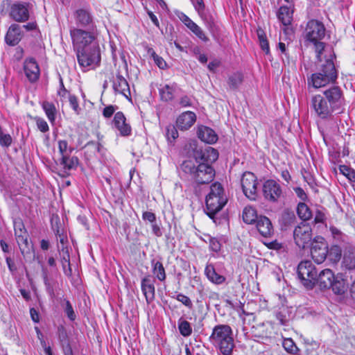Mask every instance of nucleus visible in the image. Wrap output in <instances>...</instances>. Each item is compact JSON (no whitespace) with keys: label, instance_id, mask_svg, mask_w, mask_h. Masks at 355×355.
Segmentation results:
<instances>
[{"label":"nucleus","instance_id":"f257e3e1","mask_svg":"<svg viewBox=\"0 0 355 355\" xmlns=\"http://www.w3.org/2000/svg\"><path fill=\"white\" fill-rule=\"evenodd\" d=\"M182 171L198 184L211 182L215 177V170L211 165L200 162L195 155L194 159H188L181 164Z\"/></svg>","mask_w":355,"mask_h":355},{"label":"nucleus","instance_id":"f03ea898","mask_svg":"<svg viewBox=\"0 0 355 355\" xmlns=\"http://www.w3.org/2000/svg\"><path fill=\"white\" fill-rule=\"evenodd\" d=\"M211 343L218 348L222 355H232L234 347L233 331L227 324H218L209 337Z\"/></svg>","mask_w":355,"mask_h":355},{"label":"nucleus","instance_id":"7ed1b4c3","mask_svg":"<svg viewBox=\"0 0 355 355\" xmlns=\"http://www.w3.org/2000/svg\"><path fill=\"white\" fill-rule=\"evenodd\" d=\"M337 78V71L333 61V55L329 52V58L320 65L319 71L312 74L309 84H312L315 88H320L334 83Z\"/></svg>","mask_w":355,"mask_h":355},{"label":"nucleus","instance_id":"20e7f679","mask_svg":"<svg viewBox=\"0 0 355 355\" xmlns=\"http://www.w3.org/2000/svg\"><path fill=\"white\" fill-rule=\"evenodd\" d=\"M227 202L222 185L218 182L212 184L210 192L206 197L207 214L214 219L215 215L223 209Z\"/></svg>","mask_w":355,"mask_h":355},{"label":"nucleus","instance_id":"39448f33","mask_svg":"<svg viewBox=\"0 0 355 355\" xmlns=\"http://www.w3.org/2000/svg\"><path fill=\"white\" fill-rule=\"evenodd\" d=\"M78 62L83 69H94L101 62L99 46H92L87 49L76 51Z\"/></svg>","mask_w":355,"mask_h":355},{"label":"nucleus","instance_id":"423d86ee","mask_svg":"<svg viewBox=\"0 0 355 355\" xmlns=\"http://www.w3.org/2000/svg\"><path fill=\"white\" fill-rule=\"evenodd\" d=\"M70 35L73 45L76 51L87 49L92 46H98L96 35L94 33L73 28L70 30Z\"/></svg>","mask_w":355,"mask_h":355},{"label":"nucleus","instance_id":"0eeeda50","mask_svg":"<svg viewBox=\"0 0 355 355\" xmlns=\"http://www.w3.org/2000/svg\"><path fill=\"white\" fill-rule=\"evenodd\" d=\"M297 275L306 287L312 288L315 284L317 270L311 261L300 262L297 267Z\"/></svg>","mask_w":355,"mask_h":355},{"label":"nucleus","instance_id":"6e6552de","mask_svg":"<svg viewBox=\"0 0 355 355\" xmlns=\"http://www.w3.org/2000/svg\"><path fill=\"white\" fill-rule=\"evenodd\" d=\"M293 239L295 244L300 248L309 246L312 240V229L311 226L304 222L299 224L293 230Z\"/></svg>","mask_w":355,"mask_h":355},{"label":"nucleus","instance_id":"1a4fd4ad","mask_svg":"<svg viewBox=\"0 0 355 355\" xmlns=\"http://www.w3.org/2000/svg\"><path fill=\"white\" fill-rule=\"evenodd\" d=\"M262 193L265 200L270 202H277L284 198L282 187L274 180L263 183Z\"/></svg>","mask_w":355,"mask_h":355},{"label":"nucleus","instance_id":"9d476101","mask_svg":"<svg viewBox=\"0 0 355 355\" xmlns=\"http://www.w3.org/2000/svg\"><path fill=\"white\" fill-rule=\"evenodd\" d=\"M241 187L245 196L251 200H255L257 197V179L254 173L245 172L241 178Z\"/></svg>","mask_w":355,"mask_h":355},{"label":"nucleus","instance_id":"9b49d317","mask_svg":"<svg viewBox=\"0 0 355 355\" xmlns=\"http://www.w3.org/2000/svg\"><path fill=\"white\" fill-rule=\"evenodd\" d=\"M328 245L324 238L316 236L311 243V254L317 263H322L328 254Z\"/></svg>","mask_w":355,"mask_h":355},{"label":"nucleus","instance_id":"f8f14e48","mask_svg":"<svg viewBox=\"0 0 355 355\" xmlns=\"http://www.w3.org/2000/svg\"><path fill=\"white\" fill-rule=\"evenodd\" d=\"M325 35V28L323 24L318 20L308 21L305 29V37L310 42L321 40Z\"/></svg>","mask_w":355,"mask_h":355},{"label":"nucleus","instance_id":"ddd939ff","mask_svg":"<svg viewBox=\"0 0 355 355\" xmlns=\"http://www.w3.org/2000/svg\"><path fill=\"white\" fill-rule=\"evenodd\" d=\"M311 106L317 115L321 119H327L335 111L331 105L322 98L321 94L313 96Z\"/></svg>","mask_w":355,"mask_h":355},{"label":"nucleus","instance_id":"4468645a","mask_svg":"<svg viewBox=\"0 0 355 355\" xmlns=\"http://www.w3.org/2000/svg\"><path fill=\"white\" fill-rule=\"evenodd\" d=\"M322 98L336 110L338 109L342 103V92L337 86H334L324 90L321 94Z\"/></svg>","mask_w":355,"mask_h":355},{"label":"nucleus","instance_id":"2eb2a0df","mask_svg":"<svg viewBox=\"0 0 355 355\" xmlns=\"http://www.w3.org/2000/svg\"><path fill=\"white\" fill-rule=\"evenodd\" d=\"M26 3H16L10 8V15L16 21L23 22L28 19L29 12Z\"/></svg>","mask_w":355,"mask_h":355},{"label":"nucleus","instance_id":"dca6fc26","mask_svg":"<svg viewBox=\"0 0 355 355\" xmlns=\"http://www.w3.org/2000/svg\"><path fill=\"white\" fill-rule=\"evenodd\" d=\"M141 287L146 302L149 304L155 299V288L154 281L149 275H147L141 279Z\"/></svg>","mask_w":355,"mask_h":355},{"label":"nucleus","instance_id":"f3484780","mask_svg":"<svg viewBox=\"0 0 355 355\" xmlns=\"http://www.w3.org/2000/svg\"><path fill=\"white\" fill-rule=\"evenodd\" d=\"M24 70L26 76L31 82H35L39 78L40 69L34 58H28L25 60Z\"/></svg>","mask_w":355,"mask_h":355},{"label":"nucleus","instance_id":"a211bd4d","mask_svg":"<svg viewBox=\"0 0 355 355\" xmlns=\"http://www.w3.org/2000/svg\"><path fill=\"white\" fill-rule=\"evenodd\" d=\"M196 115L194 112L187 111L181 114L176 120L177 127L181 130L189 129L196 122Z\"/></svg>","mask_w":355,"mask_h":355},{"label":"nucleus","instance_id":"6ab92c4d","mask_svg":"<svg viewBox=\"0 0 355 355\" xmlns=\"http://www.w3.org/2000/svg\"><path fill=\"white\" fill-rule=\"evenodd\" d=\"M113 124L121 136H128L131 133V127L126 123V119L121 112L115 114Z\"/></svg>","mask_w":355,"mask_h":355},{"label":"nucleus","instance_id":"aec40b11","mask_svg":"<svg viewBox=\"0 0 355 355\" xmlns=\"http://www.w3.org/2000/svg\"><path fill=\"white\" fill-rule=\"evenodd\" d=\"M255 223L258 232L263 237H270L273 234V227L268 217L259 216Z\"/></svg>","mask_w":355,"mask_h":355},{"label":"nucleus","instance_id":"412c9836","mask_svg":"<svg viewBox=\"0 0 355 355\" xmlns=\"http://www.w3.org/2000/svg\"><path fill=\"white\" fill-rule=\"evenodd\" d=\"M22 37L21 27L16 24H12L6 33V42L10 46L17 45Z\"/></svg>","mask_w":355,"mask_h":355},{"label":"nucleus","instance_id":"4be33fe9","mask_svg":"<svg viewBox=\"0 0 355 355\" xmlns=\"http://www.w3.org/2000/svg\"><path fill=\"white\" fill-rule=\"evenodd\" d=\"M112 87L116 93L122 94L127 98L130 95V90L127 80L119 73L116 74L114 78Z\"/></svg>","mask_w":355,"mask_h":355},{"label":"nucleus","instance_id":"5701e85b","mask_svg":"<svg viewBox=\"0 0 355 355\" xmlns=\"http://www.w3.org/2000/svg\"><path fill=\"white\" fill-rule=\"evenodd\" d=\"M335 275L330 269H324L317 275L315 284H317L321 289L330 288L332 285V281Z\"/></svg>","mask_w":355,"mask_h":355},{"label":"nucleus","instance_id":"b1692460","mask_svg":"<svg viewBox=\"0 0 355 355\" xmlns=\"http://www.w3.org/2000/svg\"><path fill=\"white\" fill-rule=\"evenodd\" d=\"M330 288L334 294L342 295L347 291L348 282L343 274H338L335 275Z\"/></svg>","mask_w":355,"mask_h":355},{"label":"nucleus","instance_id":"393cba45","mask_svg":"<svg viewBox=\"0 0 355 355\" xmlns=\"http://www.w3.org/2000/svg\"><path fill=\"white\" fill-rule=\"evenodd\" d=\"M315 47V52L316 53V58L319 62L324 63L325 60L329 58V52L333 55V59L335 58L332 50L331 49H326L325 44L320 40L311 42Z\"/></svg>","mask_w":355,"mask_h":355},{"label":"nucleus","instance_id":"a878e982","mask_svg":"<svg viewBox=\"0 0 355 355\" xmlns=\"http://www.w3.org/2000/svg\"><path fill=\"white\" fill-rule=\"evenodd\" d=\"M198 138L207 144H214L216 142L218 139L217 135L210 128L207 126H201L198 130Z\"/></svg>","mask_w":355,"mask_h":355},{"label":"nucleus","instance_id":"bb28decb","mask_svg":"<svg viewBox=\"0 0 355 355\" xmlns=\"http://www.w3.org/2000/svg\"><path fill=\"white\" fill-rule=\"evenodd\" d=\"M205 273L207 279L213 284L219 285L225 281V277L218 274L212 264H209L206 266Z\"/></svg>","mask_w":355,"mask_h":355},{"label":"nucleus","instance_id":"cd10ccee","mask_svg":"<svg viewBox=\"0 0 355 355\" xmlns=\"http://www.w3.org/2000/svg\"><path fill=\"white\" fill-rule=\"evenodd\" d=\"M342 263L347 270L355 268V248H349L345 250Z\"/></svg>","mask_w":355,"mask_h":355},{"label":"nucleus","instance_id":"c85d7f7f","mask_svg":"<svg viewBox=\"0 0 355 355\" xmlns=\"http://www.w3.org/2000/svg\"><path fill=\"white\" fill-rule=\"evenodd\" d=\"M200 162L210 164L217 160L218 151L212 147H207L204 151H200Z\"/></svg>","mask_w":355,"mask_h":355},{"label":"nucleus","instance_id":"c756f323","mask_svg":"<svg viewBox=\"0 0 355 355\" xmlns=\"http://www.w3.org/2000/svg\"><path fill=\"white\" fill-rule=\"evenodd\" d=\"M279 21L284 25L291 24L293 19V10L288 6H281L277 13Z\"/></svg>","mask_w":355,"mask_h":355},{"label":"nucleus","instance_id":"7c9ffc66","mask_svg":"<svg viewBox=\"0 0 355 355\" xmlns=\"http://www.w3.org/2000/svg\"><path fill=\"white\" fill-rule=\"evenodd\" d=\"M78 158L76 156L66 155L60 159V164L64 171L76 169L78 165Z\"/></svg>","mask_w":355,"mask_h":355},{"label":"nucleus","instance_id":"2f4dec72","mask_svg":"<svg viewBox=\"0 0 355 355\" xmlns=\"http://www.w3.org/2000/svg\"><path fill=\"white\" fill-rule=\"evenodd\" d=\"M152 271L155 277L160 282L166 279V275L164 267L162 262L155 260L152 261Z\"/></svg>","mask_w":355,"mask_h":355},{"label":"nucleus","instance_id":"473e14b6","mask_svg":"<svg viewBox=\"0 0 355 355\" xmlns=\"http://www.w3.org/2000/svg\"><path fill=\"white\" fill-rule=\"evenodd\" d=\"M243 220L247 224H253L259 218L257 211L252 207H245L243 211Z\"/></svg>","mask_w":355,"mask_h":355},{"label":"nucleus","instance_id":"72a5a7b5","mask_svg":"<svg viewBox=\"0 0 355 355\" xmlns=\"http://www.w3.org/2000/svg\"><path fill=\"white\" fill-rule=\"evenodd\" d=\"M76 19L78 24L83 26L89 25L92 21L89 12L84 9H79L76 11Z\"/></svg>","mask_w":355,"mask_h":355},{"label":"nucleus","instance_id":"f704fd0d","mask_svg":"<svg viewBox=\"0 0 355 355\" xmlns=\"http://www.w3.org/2000/svg\"><path fill=\"white\" fill-rule=\"evenodd\" d=\"M28 236H18V238L16 239L17 242L18 243L20 251L23 255L30 253L31 250L32 248L31 243L28 241Z\"/></svg>","mask_w":355,"mask_h":355},{"label":"nucleus","instance_id":"c9c22d12","mask_svg":"<svg viewBox=\"0 0 355 355\" xmlns=\"http://www.w3.org/2000/svg\"><path fill=\"white\" fill-rule=\"evenodd\" d=\"M58 249L62 253V258H61V263L64 271V273L66 275H69L71 273V268H70V263H69V254L68 252V250L66 247H62L60 248V246H58Z\"/></svg>","mask_w":355,"mask_h":355},{"label":"nucleus","instance_id":"e433bc0d","mask_svg":"<svg viewBox=\"0 0 355 355\" xmlns=\"http://www.w3.org/2000/svg\"><path fill=\"white\" fill-rule=\"evenodd\" d=\"M298 216L303 220H309L312 216V212L309 207L304 202H300L297 207Z\"/></svg>","mask_w":355,"mask_h":355},{"label":"nucleus","instance_id":"4c0bfd02","mask_svg":"<svg viewBox=\"0 0 355 355\" xmlns=\"http://www.w3.org/2000/svg\"><path fill=\"white\" fill-rule=\"evenodd\" d=\"M175 90V87L173 85H164L162 87L159 88L161 98L165 101L173 99Z\"/></svg>","mask_w":355,"mask_h":355},{"label":"nucleus","instance_id":"58836bf2","mask_svg":"<svg viewBox=\"0 0 355 355\" xmlns=\"http://www.w3.org/2000/svg\"><path fill=\"white\" fill-rule=\"evenodd\" d=\"M42 108L44 110L49 120L53 123L55 119L56 108L53 103L44 101L42 103Z\"/></svg>","mask_w":355,"mask_h":355},{"label":"nucleus","instance_id":"ea45409f","mask_svg":"<svg viewBox=\"0 0 355 355\" xmlns=\"http://www.w3.org/2000/svg\"><path fill=\"white\" fill-rule=\"evenodd\" d=\"M243 82V75L239 72L234 73L228 78L227 83L231 89H236Z\"/></svg>","mask_w":355,"mask_h":355},{"label":"nucleus","instance_id":"a19ab883","mask_svg":"<svg viewBox=\"0 0 355 355\" xmlns=\"http://www.w3.org/2000/svg\"><path fill=\"white\" fill-rule=\"evenodd\" d=\"M194 6H195L196 10L198 11V14L202 18V19L207 22L208 26H211V24H213V20H212L211 17L208 18L205 15H204L203 12H204L205 4L203 3V1L202 0H196Z\"/></svg>","mask_w":355,"mask_h":355},{"label":"nucleus","instance_id":"79ce46f5","mask_svg":"<svg viewBox=\"0 0 355 355\" xmlns=\"http://www.w3.org/2000/svg\"><path fill=\"white\" fill-rule=\"evenodd\" d=\"M178 329L180 334L184 337L190 336L192 333L190 323L186 320H182V319L178 322Z\"/></svg>","mask_w":355,"mask_h":355},{"label":"nucleus","instance_id":"37998d69","mask_svg":"<svg viewBox=\"0 0 355 355\" xmlns=\"http://www.w3.org/2000/svg\"><path fill=\"white\" fill-rule=\"evenodd\" d=\"M58 149L61 157H63L66 155H71L73 150V148L68 146V143L65 140L58 141Z\"/></svg>","mask_w":355,"mask_h":355},{"label":"nucleus","instance_id":"c03bdc74","mask_svg":"<svg viewBox=\"0 0 355 355\" xmlns=\"http://www.w3.org/2000/svg\"><path fill=\"white\" fill-rule=\"evenodd\" d=\"M339 171L349 180L355 182V171L353 168L346 165H340Z\"/></svg>","mask_w":355,"mask_h":355},{"label":"nucleus","instance_id":"a18cd8bd","mask_svg":"<svg viewBox=\"0 0 355 355\" xmlns=\"http://www.w3.org/2000/svg\"><path fill=\"white\" fill-rule=\"evenodd\" d=\"M283 347L284 349L293 354H297L299 349L291 338H286L283 341Z\"/></svg>","mask_w":355,"mask_h":355},{"label":"nucleus","instance_id":"49530a36","mask_svg":"<svg viewBox=\"0 0 355 355\" xmlns=\"http://www.w3.org/2000/svg\"><path fill=\"white\" fill-rule=\"evenodd\" d=\"M189 29L191 31H192L201 40L204 42H207L209 40L208 37L205 35L202 28L199 26H198L195 22L190 26Z\"/></svg>","mask_w":355,"mask_h":355},{"label":"nucleus","instance_id":"de8ad7c7","mask_svg":"<svg viewBox=\"0 0 355 355\" xmlns=\"http://www.w3.org/2000/svg\"><path fill=\"white\" fill-rule=\"evenodd\" d=\"M166 136L169 142H173L178 137V132L173 125H169L166 128Z\"/></svg>","mask_w":355,"mask_h":355},{"label":"nucleus","instance_id":"09e8293b","mask_svg":"<svg viewBox=\"0 0 355 355\" xmlns=\"http://www.w3.org/2000/svg\"><path fill=\"white\" fill-rule=\"evenodd\" d=\"M149 53H150L154 62L158 66L159 68L163 69L166 67V62L164 61V60L162 57L156 54L153 50L150 49Z\"/></svg>","mask_w":355,"mask_h":355},{"label":"nucleus","instance_id":"8fccbe9b","mask_svg":"<svg viewBox=\"0 0 355 355\" xmlns=\"http://www.w3.org/2000/svg\"><path fill=\"white\" fill-rule=\"evenodd\" d=\"M12 142V139L9 134H4L0 131V145L3 147H9Z\"/></svg>","mask_w":355,"mask_h":355},{"label":"nucleus","instance_id":"3c124183","mask_svg":"<svg viewBox=\"0 0 355 355\" xmlns=\"http://www.w3.org/2000/svg\"><path fill=\"white\" fill-rule=\"evenodd\" d=\"M175 299L178 301L182 303L187 308H189L190 309L193 308V303H192L191 299L189 297L186 296L185 295H184L182 293H178L176 295Z\"/></svg>","mask_w":355,"mask_h":355},{"label":"nucleus","instance_id":"603ef678","mask_svg":"<svg viewBox=\"0 0 355 355\" xmlns=\"http://www.w3.org/2000/svg\"><path fill=\"white\" fill-rule=\"evenodd\" d=\"M330 259L334 261H338L341 257V250L339 247H332L328 252Z\"/></svg>","mask_w":355,"mask_h":355},{"label":"nucleus","instance_id":"864d4df0","mask_svg":"<svg viewBox=\"0 0 355 355\" xmlns=\"http://www.w3.org/2000/svg\"><path fill=\"white\" fill-rule=\"evenodd\" d=\"M67 100L69 101V104L75 113L76 114H79L80 113L81 109L79 107L77 97L74 95H71Z\"/></svg>","mask_w":355,"mask_h":355},{"label":"nucleus","instance_id":"5fc2aeb1","mask_svg":"<svg viewBox=\"0 0 355 355\" xmlns=\"http://www.w3.org/2000/svg\"><path fill=\"white\" fill-rule=\"evenodd\" d=\"M64 312L71 320L76 319V314L69 301L65 300Z\"/></svg>","mask_w":355,"mask_h":355},{"label":"nucleus","instance_id":"6e6d98bb","mask_svg":"<svg viewBox=\"0 0 355 355\" xmlns=\"http://www.w3.org/2000/svg\"><path fill=\"white\" fill-rule=\"evenodd\" d=\"M35 121H36L37 126L41 132H46L49 131V125L44 119L40 118V117H36Z\"/></svg>","mask_w":355,"mask_h":355},{"label":"nucleus","instance_id":"4d7b16f0","mask_svg":"<svg viewBox=\"0 0 355 355\" xmlns=\"http://www.w3.org/2000/svg\"><path fill=\"white\" fill-rule=\"evenodd\" d=\"M209 248L214 252H218L220 250L221 244L216 238H211L209 241Z\"/></svg>","mask_w":355,"mask_h":355},{"label":"nucleus","instance_id":"13d9d810","mask_svg":"<svg viewBox=\"0 0 355 355\" xmlns=\"http://www.w3.org/2000/svg\"><path fill=\"white\" fill-rule=\"evenodd\" d=\"M116 109L117 107L114 105H108L105 107L103 110V116L105 118L111 117Z\"/></svg>","mask_w":355,"mask_h":355},{"label":"nucleus","instance_id":"bf43d9fd","mask_svg":"<svg viewBox=\"0 0 355 355\" xmlns=\"http://www.w3.org/2000/svg\"><path fill=\"white\" fill-rule=\"evenodd\" d=\"M142 218L150 222L151 224L156 221V216L151 211H144L142 214Z\"/></svg>","mask_w":355,"mask_h":355},{"label":"nucleus","instance_id":"052dcab7","mask_svg":"<svg viewBox=\"0 0 355 355\" xmlns=\"http://www.w3.org/2000/svg\"><path fill=\"white\" fill-rule=\"evenodd\" d=\"M325 219V214L322 210L317 209L315 214L314 222L315 223H323Z\"/></svg>","mask_w":355,"mask_h":355},{"label":"nucleus","instance_id":"680f3d73","mask_svg":"<svg viewBox=\"0 0 355 355\" xmlns=\"http://www.w3.org/2000/svg\"><path fill=\"white\" fill-rule=\"evenodd\" d=\"M61 89L58 92L59 96L62 98V100H66L69 98L72 94H71L64 87L62 80L60 81Z\"/></svg>","mask_w":355,"mask_h":355},{"label":"nucleus","instance_id":"e2e57ef3","mask_svg":"<svg viewBox=\"0 0 355 355\" xmlns=\"http://www.w3.org/2000/svg\"><path fill=\"white\" fill-rule=\"evenodd\" d=\"M64 355H73L72 349L67 340H62Z\"/></svg>","mask_w":355,"mask_h":355},{"label":"nucleus","instance_id":"0e129e2a","mask_svg":"<svg viewBox=\"0 0 355 355\" xmlns=\"http://www.w3.org/2000/svg\"><path fill=\"white\" fill-rule=\"evenodd\" d=\"M22 225L21 224H19V227H17V226H15V236H16V239L18 238V236L19 235H21V236H28V233L26 232V230L21 227Z\"/></svg>","mask_w":355,"mask_h":355},{"label":"nucleus","instance_id":"69168bd1","mask_svg":"<svg viewBox=\"0 0 355 355\" xmlns=\"http://www.w3.org/2000/svg\"><path fill=\"white\" fill-rule=\"evenodd\" d=\"M180 19L188 28L194 23L188 16L183 13L180 17Z\"/></svg>","mask_w":355,"mask_h":355},{"label":"nucleus","instance_id":"338daca9","mask_svg":"<svg viewBox=\"0 0 355 355\" xmlns=\"http://www.w3.org/2000/svg\"><path fill=\"white\" fill-rule=\"evenodd\" d=\"M180 19L188 28L194 23L188 16L183 13L180 17Z\"/></svg>","mask_w":355,"mask_h":355},{"label":"nucleus","instance_id":"774afa93","mask_svg":"<svg viewBox=\"0 0 355 355\" xmlns=\"http://www.w3.org/2000/svg\"><path fill=\"white\" fill-rule=\"evenodd\" d=\"M180 105L182 107H189L191 105V98L187 96H184L180 99Z\"/></svg>","mask_w":355,"mask_h":355}]
</instances>
